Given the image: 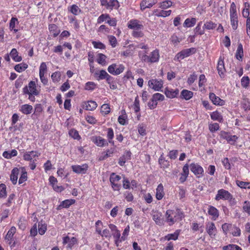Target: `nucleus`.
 I'll return each instance as SVG.
<instances>
[{"mask_svg": "<svg viewBox=\"0 0 250 250\" xmlns=\"http://www.w3.org/2000/svg\"><path fill=\"white\" fill-rule=\"evenodd\" d=\"M237 185L241 188L250 189V182H243L239 180L236 181Z\"/></svg>", "mask_w": 250, "mask_h": 250, "instance_id": "nucleus-58", "label": "nucleus"}, {"mask_svg": "<svg viewBox=\"0 0 250 250\" xmlns=\"http://www.w3.org/2000/svg\"><path fill=\"white\" fill-rule=\"evenodd\" d=\"M206 230L207 233L211 238H214L217 232V229L215 224L212 222L206 223Z\"/></svg>", "mask_w": 250, "mask_h": 250, "instance_id": "nucleus-13", "label": "nucleus"}, {"mask_svg": "<svg viewBox=\"0 0 250 250\" xmlns=\"http://www.w3.org/2000/svg\"><path fill=\"white\" fill-rule=\"evenodd\" d=\"M244 56L243 45L241 43H238V47L235 54L236 58L240 61H242Z\"/></svg>", "mask_w": 250, "mask_h": 250, "instance_id": "nucleus-38", "label": "nucleus"}, {"mask_svg": "<svg viewBox=\"0 0 250 250\" xmlns=\"http://www.w3.org/2000/svg\"><path fill=\"white\" fill-rule=\"evenodd\" d=\"M138 56L143 62L147 63L156 62L159 60V51L158 49H156L152 51L149 55L145 54L143 51H139Z\"/></svg>", "mask_w": 250, "mask_h": 250, "instance_id": "nucleus-2", "label": "nucleus"}, {"mask_svg": "<svg viewBox=\"0 0 250 250\" xmlns=\"http://www.w3.org/2000/svg\"><path fill=\"white\" fill-rule=\"evenodd\" d=\"M210 115L211 119L213 121H217L220 123H222L223 121L221 113L217 110L211 112Z\"/></svg>", "mask_w": 250, "mask_h": 250, "instance_id": "nucleus-37", "label": "nucleus"}, {"mask_svg": "<svg viewBox=\"0 0 250 250\" xmlns=\"http://www.w3.org/2000/svg\"><path fill=\"white\" fill-rule=\"evenodd\" d=\"M152 219L155 223L159 226H162L164 224V220L162 218V214L161 213L155 212L152 215Z\"/></svg>", "mask_w": 250, "mask_h": 250, "instance_id": "nucleus-34", "label": "nucleus"}, {"mask_svg": "<svg viewBox=\"0 0 250 250\" xmlns=\"http://www.w3.org/2000/svg\"><path fill=\"white\" fill-rule=\"evenodd\" d=\"M230 24L233 30H236L238 26V15L236 11V6L234 2L230 4Z\"/></svg>", "mask_w": 250, "mask_h": 250, "instance_id": "nucleus-3", "label": "nucleus"}, {"mask_svg": "<svg viewBox=\"0 0 250 250\" xmlns=\"http://www.w3.org/2000/svg\"><path fill=\"white\" fill-rule=\"evenodd\" d=\"M20 170V167H14L11 170V174L10 175V180L14 185H16L17 183L18 176Z\"/></svg>", "mask_w": 250, "mask_h": 250, "instance_id": "nucleus-24", "label": "nucleus"}, {"mask_svg": "<svg viewBox=\"0 0 250 250\" xmlns=\"http://www.w3.org/2000/svg\"><path fill=\"white\" fill-rule=\"evenodd\" d=\"M10 55L13 60L16 62H20L22 60V57L19 56V53L16 48H13L11 50Z\"/></svg>", "mask_w": 250, "mask_h": 250, "instance_id": "nucleus-40", "label": "nucleus"}, {"mask_svg": "<svg viewBox=\"0 0 250 250\" xmlns=\"http://www.w3.org/2000/svg\"><path fill=\"white\" fill-rule=\"evenodd\" d=\"M217 69L218 74L220 77L224 78L225 73L226 72V69L225 67L224 57L223 56H220L217 62Z\"/></svg>", "mask_w": 250, "mask_h": 250, "instance_id": "nucleus-16", "label": "nucleus"}, {"mask_svg": "<svg viewBox=\"0 0 250 250\" xmlns=\"http://www.w3.org/2000/svg\"><path fill=\"white\" fill-rule=\"evenodd\" d=\"M21 175L19 180V184L21 185L27 180V172L24 167H20Z\"/></svg>", "mask_w": 250, "mask_h": 250, "instance_id": "nucleus-29", "label": "nucleus"}, {"mask_svg": "<svg viewBox=\"0 0 250 250\" xmlns=\"http://www.w3.org/2000/svg\"><path fill=\"white\" fill-rule=\"evenodd\" d=\"M128 48L121 53V55L125 57L131 56L133 54V49L135 48L132 44H130L128 46Z\"/></svg>", "mask_w": 250, "mask_h": 250, "instance_id": "nucleus-48", "label": "nucleus"}, {"mask_svg": "<svg viewBox=\"0 0 250 250\" xmlns=\"http://www.w3.org/2000/svg\"><path fill=\"white\" fill-rule=\"evenodd\" d=\"M47 71V67L45 62H42L39 67V75H45Z\"/></svg>", "mask_w": 250, "mask_h": 250, "instance_id": "nucleus-61", "label": "nucleus"}, {"mask_svg": "<svg viewBox=\"0 0 250 250\" xmlns=\"http://www.w3.org/2000/svg\"><path fill=\"white\" fill-rule=\"evenodd\" d=\"M19 110L23 114L28 115L32 113L33 107L31 105L24 104L21 105Z\"/></svg>", "mask_w": 250, "mask_h": 250, "instance_id": "nucleus-33", "label": "nucleus"}, {"mask_svg": "<svg viewBox=\"0 0 250 250\" xmlns=\"http://www.w3.org/2000/svg\"><path fill=\"white\" fill-rule=\"evenodd\" d=\"M89 167L87 164L82 165H73L71 168L73 171L77 174H85L87 173Z\"/></svg>", "mask_w": 250, "mask_h": 250, "instance_id": "nucleus-15", "label": "nucleus"}, {"mask_svg": "<svg viewBox=\"0 0 250 250\" xmlns=\"http://www.w3.org/2000/svg\"><path fill=\"white\" fill-rule=\"evenodd\" d=\"M193 95V93L192 91L184 89L181 91V96L182 98L186 100H188L190 99Z\"/></svg>", "mask_w": 250, "mask_h": 250, "instance_id": "nucleus-42", "label": "nucleus"}, {"mask_svg": "<svg viewBox=\"0 0 250 250\" xmlns=\"http://www.w3.org/2000/svg\"><path fill=\"white\" fill-rule=\"evenodd\" d=\"M223 250H242V248L235 244H229L224 246L222 248Z\"/></svg>", "mask_w": 250, "mask_h": 250, "instance_id": "nucleus-56", "label": "nucleus"}, {"mask_svg": "<svg viewBox=\"0 0 250 250\" xmlns=\"http://www.w3.org/2000/svg\"><path fill=\"white\" fill-rule=\"evenodd\" d=\"M180 232V229H177L173 233H169L165 236L164 239L165 240L167 241H170L171 240H176L178 239Z\"/></svg>", "mask_w": 250, "mask_h": 250, "instance_id": "nucleus-32", "label": "nucleus"}, {"mask_svg": "<svg viewBox=\"0 0 250 250\" xmlns=\"http://www.w3.org/2000/svg\"><path fill=\"white\" fill-rule=\"evenodd\" d=\"M111 108L109 104H103L101 107V113L104 116L108 114L110 112Z\"/></svg>", "mask_w": 250, "mask_h": 250, "instance_id": "nucleus-47", "label": "nucleus"}, {"mask_svg": "<svg viewBox=\"0 0 250 250\" xmlns=\"http://www.w3.org/2000/svg\"><path fill=\"white\" fill-rule=\"evenodd\" d=\"M61 73L60 71L53 72L51 75V78L54 83H57L60 81Z\"/></svg>", "mask_w": 250, "mask_h": 250, "instance_id": "nucleus-49", "label": "nucleus"}, {"mask_svg": "<svg viewBox=\"0 0 250 250\" xmlns=\"http://www.w3.org/2000/svg\"><path fill=\"white\" fill-rule=\"evenodd\" d=\"M18 154L16 149H12L11 151H5L2 153V156L6 159H11L13 157L16 156Z\"/></svg>", "mask_w": 250, "mask_h": 250, "instance_id": "nucleus-43", "label": "nucleus"}, {"mask_svg": "<svg viewBox=\"0 0 250 250\" xmlns=\"http://www.w3.org/2000/svg\"><path fill=\"white\" fill-rule=\"evenodd\" d=\"M95 75L98 76L97 80L99 81L104 79H105L106 81H110V79H111V77L104 70H101L99 72H96Z\"/></svg>", "mask_w": 250, "mask_h": 250, "instance_id": "nucleus-28", "label": "nucleus"}, {"mask_svg": "<svg viewBox=\"0 0 250 250\" xmlns=\"http://www.w3.org/2000/svg\"><path fill=\"white\" fill-rule=\"evenodd\" d=\"M209 99L212 104L217 106H223L226 104L225 100L217 96L214 93L211 92L209 94Z\"/></svg>", "mask_w": 250, "mask_h": 250, "instance_id": "nucleus-17", "label": "nucleus"}, {"mask_svg": "<svg viewBox=\"0 0 250 250\" xmlns=\"http://www.w3.org/2000/svg\"><path fill=\"white\" fill-rule=\"evenodd\" d=\"M132 153L129 150H125L124 154L120 157L118 161V164L123 167L125 166V163L131 159Z\"/></svg>", "mask_w": 250, "mask_h": 250, "instance_id": "nucleus-20", "label": "nucleus"}, {"mask_svg": "<svg viewBox=\"0 0 250 250\" xmlns=\"http://www.w3.org/2000/svg\"><path fill=\"white\" fill-rule=\"evenodd\" d=\"M108 227L111 230L112 235L114 239L115 244L117 247H118L119 243L122 242L120 231L118 229L117 226L113 224H109Z\"/></svg>", "mask_w": 250, "mask_h": 250, "instance_id": "nucleus-7", "label": "nucleus"}, {"mask_svg": "<svg viewBox=\"0 0 250 250\" xmlns=\"http://www.w3.org/2000/svg\"><path fill=\"white\" fill-rule=\"evenodd\" d=\"M16 22L18 23V19L12 17L10 21L9 29L10 30L13 31L14 33H17L18 31V29L15 28Z\"/></svg>", "mask_w": 250, "mask_h": 250, "instance_id": "nucleus-50", "label": "nucleus"}, {"mask_svg": "<svg viewBox=\"0 0 250 250\" xmlns=\"http://www.w3.org/2000/svg\"><path fill=\"white\" fill-rule=\"evenodd\" d=\"M75 200L73 199H66L61 203L57 207V209H60L62 208H68L70 206L75 204Z\"/></svg>", "mask_w": 250, "mask_h": 250, "instance_id": "nucleus-31", "label": "nucleus"}, {"mask_svg": "<svg viewBox=\"0 0 250 250\" xmlns=\"http://www.w3.org/2000/svg\"><path fill=\"white\" fill-rule=\"evenodd\" d=\"M110 19V16L108 14H102L97 19V23L101 24L104 21H106Z\"/></svg>", "mask_w": 250, "mask_h": 250, "instance_id": "nucleus-59", "label": "nucleus"}, {"mask_svg": "<svg viewBox=\"0 0 250 250\" xmlns=\"http://www.w3.org/2000/svg\"><path fill=\"white\" fill-rule=\"evenodd\" d=\"M97 84L93 82H88L85 84L84 89L93 91L97 88Z\"/></svg>", "mask_w": 250, "mask_h": 250, "instance_id": "nucleus-52", "label": "nucleus"}, {"mask_svg": "<svg viewBox=\"0 0 250 250\" xmlns=\"http://www.w3.org/2000/svg\"><path fill=\"white\" fill-rule=\"evenodd\" d=\"M121 179L120 176L117 175L115 173H112L109 177V181L110 182L111 187L113 190H120L121 185L119 184V181Z\"/></svg>", "mask_w": 250, "mask_h": 250, "instance_id": "nucleus-9", "label": "nucleus"}, {"mask_svg": "<svg viewBox=\"0 0 250 250\" xmlns=\"http://www.w3.org/2000/svg\"><path fill=\"white\" fill-rule=\"evenodd\" d=\"M39 233L40 235H43L47 230V225L46 224H38Z\"/></svg>", "mask_w": 250, "mask_h": 250, "instance_id": "nucleus-63", "label": "nucleus"}, {"mask_svg": "<svg viewBox=\"0 0 250 250\" xmlns=\"http://www.w3.org/2000/svg\"><path fill=\"white\" fill-rule=\"evenodd\" d=\"M91 141L99 147H104L108 145L106 140L99 136H94L91 138Z\"/></svg>", "mask_w": 250, "mask_h": 250, "instance_id": "nucleus-18", "label": "nucleus"}, {"mask_svg": "<svg viewBox=\"0 0 250 250\" xmlns=\"http://www.w3.org/2000/svg\"><path fill=\"white\" fill-rule=\"evenodd\" d=\"M164 188L162 183L159 184L156 189L155 197L158 200H162L165 196Z\"/></svg>", "mask_w": 250, "mask_h": 250, "instance_id": "nucleus-27", "label": "nucleus"}, {"mask_svg": "<svg viewBox=\"0 0 250 250\" xmlns=\"http://www.w3.org/2000/svg\"><path fill=\"white\" fill-rule=\"evenodd\" d=\"M158 163L161 168L163 169L167 168L170 166L169 162L168 160H166L165 158L164 157L163 154H161L158 160Z\"/></svg>", "mask_w": 250, "mask_h": 250, "instance_id": "nucleus-35", "label": "nucleus"}, {"mask_svg": "<svg viewBox=\"0 0 250 250\" xmlns=\"http://www.w3.org/2000/svg\"><path fill=\"white\" fill-rule=\"evenodd\" d=\"M217 24L211 21H207L203 27L208 30L213 29L216 28Z\"/></svg>", "mask_w": 250, "mask_h": 250, "instance_id": "nucleus-64", "label": "nucleus"}, {"mask_svg": "<svg viewBox=\"0 0 250 250\" xmlns=\"http://www.w3.org/2000/svg\"><path fill=\"white\" fill-rule=\"evenodd\" d=\"M173 2L171 0H165L159 3V8L162 9H167L172 6Z\"/></svg>", "mask_w": 250, "mask_h": 250, "instance_id": "nucleus-54", "label": "nucleus"}, {"mask_svg": "<svg viewBox=\"0 0 250 250\" xmlns=\"http://www.w3.org/2000/svg\"><path fill=\"white\" fill-rule=\"evenodd\" d=\"M196 22V19L194 18L187 19L183 24L184 27H191L193 26Z\"/></svg>", "mask_w": 250, "mask_h": 250, "instance_id": "nucleus-46", "label": "nucleus"}, {"mask_svg": "<svg viewBox=\"0 0 250 250\" xmlns=\"http://www.w3.org/2000/svg\"><path fill=\"white\" fill-rule=\"evenodd\" d=\"M202 24V21H200L197 25L196 27L194 29L195 34L196 35H202L205 33L204 28H201V25Z\"/></svg>", "mask_w": 250, "mask_h": 250, "instance_id": "nucleus-55", "label": "nucleus"}, {"mask_svg": "<svg viewBox=\"0 0 250 250\" xmlns=\"http://www.w3.org/2000/svg\"><path fill=\"white\" fill-rule=\"evenodd\" d=\"M233 225L229 223H224L222 225V229L225 235H227L229 231H230Z\"/></svg>", "mask_w": 250, "mask_h": 250, "instance_id": "nucleus-51", "label": "nucleus"}, {"mask_svg": "<svg viewBox=\"0 0 250 250\" xmlns=\"http://www.w3.org/2000/svg\"><path fill=\"white\" fill-rule=\"evenodd\" d=\"M97 103L94 101H88L83 103V107L86 110L93 111L97 107Z\"/></svg>", "mask_w": 250, "mask_h": 250, "instance_id": "nucleus-26", "label": "nucleus"}, {"mask_svg": "<svg viewBox=\"0 0 250 250\" xmlns=\"http://www.w3.org/2000/svg\"><path fill=\"white\" fill-rule=\"evenodd\" d=\"M28 64L24 62H22L16 64L14 66V69L18 72L21 73L24 71L28 68Z\"/></svg>", "mask_w": 250, "mask_h": 250, "instance_id": "nucleus-44", "label": "nucleus"}, {"mask_svg": "<svg viewBox=\"0 0 250 250\" xmlns=\"http://www.w3.org/2000/svg\"><path fill=\"white\" fill-rule=\"evenodd\" d=\"M106 56L102 53H99L98 55L97 62L102 65H104L106 63Z\"/></svg>", "mask_w": 250, "mask_h": 250, "instance_id": "nucleus-53", "label": "nucleus"}, {"mask_svg": "<svg viewBox=\"0 0 250 250\" xmlns=\"http://www.w3.org/2000/svg\"><path fill=\"white\" fill-rule=\"evenodd\" d=\"M125 67L123 64L117 65L116 63H112L108 66L107 71L109 73L113 75H118L123 72Z\"/></svg>", "mask_w": 250, "mask_h": 250, "instance_id": "nucleus-10", "label": "nucleus"}, {"mask_svg": "<svg viewBox=\"0 0 250 250\" xmlns=\"http://www.w3.org/2000/svg\"><path fill=\"white\" fill-rule=\"evenodd\" d=\"M208 215L211 216V219L213 221L216 220L219 216V210L211 205L208 206Z\"/></svg>", "mask_w": 250, "mask_h": 250, "instance_id": "nucleus-22", "label": "nucleus"}, {"mask_svg": "<svg viewBox=\"0 0 250 250\" xmlns=\"http://www.w3.org/2000/svg\"><path fill=\"white\" fill-rule=\"evenodd\" d=\"M118 122L120 125H123L127 123V115H126L125 110H122V115L118 117Z\"/></svg>", "mask_w": 250, "mask_h": 250, "instance_id": "nucleus-41", "label": "nucleus"}, {"mask_svg": "<svg viewBox=\"0 0 250 250\" xmlns=\"http://www.w3.org/2000/svg\"><path fill=\"white\" fill-rule=\"evenodd\" d=\"M102 6L104 7L107 10H112L113 9H118L120 4L117 0H100Z\"/></svg>", "mask_w": 250, "mask_h": 250, "instance_id": "nucleus-8", "label": "nucleus"}, {"mask_svg": "<svg viewBox=\"0 0 250 250\" xmlns=\"http://www.w3.org/2000/svg\"><path fill=\"white\" fill-rule=\"evenodd\" d=\"M157 2V0H142L140 4V9L143 11L146 8L152 7Z\"/></svg>", "mask_w": 250, "mask_h": 250, "instance_id": "nucleus-23", "label": "nucleus"}, {"mask_svg": "<svg viewBox=\"0 0 250 250\" xmlns=\"http://www.w3.org/2000/svg\"><path fill=\"white\" fill-rule=\"evenodd\" d=\"M189 167L191 171L196 175L197 178L203 177L204 170L203 168L198 164L192 163L190 164Z\"/></svg>", "mask_w": 250, "mask_h": 250, "instance_id": "nucleus-12", "label": "nucleus"}, {"mask_svg": "<svg viewBox=\"0 0 250 250\" xmlns=\"http://www.w3.org/2000/svg\"><path fill=\"white\" fill-rule=\"evenodd\" d=\"M78 239L75 237H72L70 238L68 236H66L62 238V244L63 245L67 244L66 248L71 250L75 245L78 244Z\"/></svg>", "mask_w": 250, "mask_h": 250, "instance_id": "nucleus-14", "label": "nucleus"}, {"mask_svg": "<svg viewBox=\"0 0 250 250\" xmlns=\"http://www.w3.org/2000/svg\"><path fill=\"white\" fill-rule=\"evenodd\" d=\"M179 90L178 89H173L166 88L165 90V94L166 96L169 98H174L177 97L179 94Z\"/></svg>", "mask_w": 250, "mask_h": 250, "instance_id": "nucleus-30", "label": "nucleus"}, {"mask_svg": "<svg viewBox=\"0 0 250 250\" xmlns=\"http://www.w3.org/2000/svg\"><path fill=\"white\" fill-rule=\"evenodd\" d=\"M106 132V137L107 138V141L108 143L111 145L112 146H115V142L113 140L114 133L112 128H106L105 129Z\"/></svg>", "mask_w": 250, "mask_h": 250, "instance_id": "nucleus-25", "label": "nucleus"}, {"mask_svg": "<svg viewBox=\"0 0 250 250\" xmlns=\"http://www.w3.org/2000/svg\"><path fill=\"white\" fill-rule=\"evenodd\" d=\"M35 111L33 115L39 116L43 111V107L41 104H37L35 105Z\"/></svg>", "mask_w": 250, "mask_h": 250, "instance_id": "nucleus-62", "label": "nucleus"}, {"mask_svg": "<svg viewBox=\"0 0 250 250\" xmlns=\"http://www.w3.org/2000/svg\"><path fill=\"white\" fill-rule=\"evenodd\" d=\"M133 108L135 112L136 113L139 112L140 110V101L139 99L138 96H137L135 98V100L133 105Z\"/></svg>", "mask_w": 250, "mask_h": 250, "instance_id": "nucleus-60", "label": "nucleus"}, {"mask_svg": "<svg viewBox=\"0 0 250 250\" xmlns=\"http://www.w3.org/2000/svg\"><path fill=\"white\" fill-rule=\"evenodd\" d=\"M68 11L74 16H78L82 12V10L76 4H72L68 7Z\"/></svg>", "mask_w": 250, "mask_h": 250, "instance_id": "nucleus-36", "label": "nucleus"}, {"mask_svg": "<svg viewBox=\"0 0 250 250\" xmlns=\"http://www.w3.org/2000/svg\"><path fill=\"white\" fill-rule=\"evenodd\" d=\"M165 216L166 222L170 226H172L177 222L182 221L185 217L183 211L178 208L167 210Z\"/></svg>", "mask_w": 250, "mask_h": 250, "instance_id": "nucleus-1", "label": "nucleus"}, {"mask_svg": "<svg viewBox=\"0 0 250 250\" xmlns=\"http://www.w3.org/2000/svg\"><path fill=\"white\" fill-rule=\"evenodd\" d=\"M7 196L6 187L4 184H0V198H5Z\"/></svg>", "mask_w": 250, "mask_h": 250, "instance_id": "nucleus-57", "label": "nucleus"}, {"mask_svg": "<svg viewBox=\"0 0 250 250\" xmlns=\"http://www.w3.org/2000/svg\"><path fill=\"white\" fill-rule=\"evenodd\" d=\"M41 153L37 151L32 150L30 151H26L23 155V160L26 161H31L34 160L33 158H38Z\"/></svg>", "mask_w": 250, "mask_h": 250, "instance_id": "nucleus-21", "label": "nucleus"}, {"mask_svg": "<svg viewBox=\"0 0 250 250\" xmlns=\"http://www.w3.org/2000/svg\"><path fill=\"white\" fill-rule=\"evenodd\" d=\"M23 94H34L38 96L40 93V90L38 89L36 82L31 81L29 82L28 85L24 86L22 89Z\"/></svg>", "mask_w": 250, "mask_h": 250, "instance_id": "nucleus-4", "label": "nucleus"}, {"mask_svg": "<svg viewBox=\"0 0 250 250\" xmlns=\"http://www.w3.org/2000/svg\"><path fill=\"white\" fill-rule=\"evenodd\" d=\"M127 27L129 29L134 30H141L143 29L144 26L138 20L132 19L130 20L127 23Z\"/></svg>", "mask_w": 250, "mask_h": 250, "instance_id": "nucleus-19", "label": "nucleus"}, {"mask_svg": "<svg viewBox=\"0 0 250 250\" xmlns=\"http://www.w3.org/2000/svg\"><path fill=\"white\" fill-rule=\"evenodd\" d=\"M196 52V49L194 47L183 49L176 54L174 58V60L180 62L181 60L195 54Z\"/></svg>", "mask_w": 250, "mask_h": 250, "instance_id": "nucleus-5", "label": "nucleus"}, {"mask_svg": "<svg viewBox=\"0 0 250 250\" xmlns=\"http://www.w3.org/2000/svg\"><path fill=\"white\" fill-rule=\"evenodd\" d=\"M233 199L231 194L224 189H220L217 191V193L215 197V200L219 201L221 200H228L230 201Z\"/></svg>", "mask_w": 250, "mask_h": 250, "instance_id": "nucleus-6", "label": "nucleus"}, {"mask_svg": "<svg viewBox=\"0 0 250 250\" xmlns=\"http://www.w3.org/2000/svg\"><path fill=\"white\" fill-rule=\"evenodd\" d=\"M163 81L161 79H152L148 81L149 87L155 91H159L163 86Z\"/></svg>", "mask_w": 250, "mask_h": 250, "instance_id": "nucleus-11", "label": "nucleus"}, {"mask_svg": "<svg viewBox=\"0 0 250 250\" xmlns=\"http://www.w3.org/2000/svg\"><path fill=\"white\" fill-rule=\"evenodd\" d=\"M48 29L50 33L53 34L54 37H56L61 32L58 26L55 24H49Z\"/></svg>", "mask_w": 250, "mask_h": 250, "instance_id": "nucleus-39", "label": "nucleus"}, {"mask_svg": "<svg viewBox=\"0 0 250 250\" xmlns=\"http://www.w3.org/2000/svg\"><path fill=\"white\" fill-rule=\"evenodd\" d=\"M68 134L69 136L75 140H80L81 139V137L78 131L74 128L70 129L68 131Z\"/></svg>", "mask_w": 250, "mask_h": 250, "instance_id": "nucleus-45", "label": "nucleus"}]
</instances>
